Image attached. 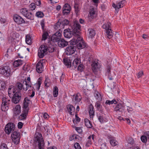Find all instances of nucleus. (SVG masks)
Returning <instances> with one entry per match:
<instances>
[{
  "instance_id": "3",
  "label": "nucleus",
  "mask_w": 149,
  "mask_h": 149,
  "mask_svg": "<svg viewBox=\"0 0 149 149\" xmlns=\"http://www.w3.org/2000/svg\"><path fill=\"white\" fill-rule=\"evenodd\" d=\"M0 74L6 77H10L12 75L10 68L8 66H4L0 68Z\"/></svg>"
},
{
  "instance_id": "41",
  "label": "nucleus",
  "mask_w": 149,
  "mask_h": 149,
  "mask_svg": "<svg viewBox=\"0 0 149 149\" xmlns=\"http://www.w3.org/2000/svg\"><path fill=\"white\" fill-rule=\"evenodd\" d=\"M85 66L82 64H80L77 67V70L80 71L81 72L84 71L85 68Z\"/></svg>"
},
{
  "instance_id": "10",
  "label": "nucleus",
  "mask_w": 149,
  "mask_h": 149,
  "mask_svg": "<svg viewBox=\"0 0 149 149\" xmlns=\"http://www.w3.org/2000/svg\"><path fill=\"white\" fill-rule=\"evenodd\" d=\"M47 46L45 45L40 46L38 50V56L40 58H42L45 56V53L47 51Z\"/></svg>"
},
{
  "instance_id": "5",
  "label": "nucleus",
  "mask_w": 149,
  "mask_h": 149,
  "mask_svg": "<svg viewBox=\"0 0 149 149\" xmlns=\"http://www.w3.org/2000/svg\"><path fill=\"white\" fill-rule=\"evenodd\" d=\"M111 24L110 23L108 22L107 24H104L102 26V27L105 29L107 37L109 38H112L113 35L112 31L111 28Z\"/></svg>"
},
{
  "instance_id": "24",
  "label": "nucleus",
  "mask_w": 149,
  "mask_h": 149,
  "mask_svg": "<svg viewBox=\"0 0 149 149\" xmlns=\"http://www.w3.org/2000/svg\"><path fill=\"white\" fill-rule=\"evenodd\" d=\"M63 62L67 66L68 68H70L72 66L71 61L70 59L65 58H63Z\"/></svg>"
},
{
  "instance_id": "58",
  "label": "nucleus",
  "mask_w": 149,
  "mask_h": 149,
  "mask_svg": "<svg viewBox=\"0 0 149 149\" xmlns=\"http://www.w3.org/2000/svg\"><path fill=\"white\" fill-rule=\"evenodd\" d=\"M54 35H56L57 37H58L59 38L61 39V33H60L59 32H56Z\"/></svg>"
},
{
  "instance_id": "29",
  "label": "nucleus",
  "mask_w": 149,
  "mask_h": 149,
  "mask_svg": "<svg viewBox=\"0 0 149 149\" xmlns=\"http://www.w3.org/2000/svg\"><path fill=\"white\" fill-rule=\"evenodd\" d=\"M25 41L26 43L30 45L31 44V39L30 36L29 35H27L26 36Z\"/></svg>"
},
{
  "instance_id": "16",
  "label": "nucleus",
  "mask_w": 149,
  "mask_h": 149,
  "mask_svg": "<svg viewBox=\"0 0 149 149\" xmlns=\"http://www.w3.org/2000/svg\"><path fill=\"white\" fill-rule=\"evenodd\" d=\"M21 107L19 105H17L14 109L13 110V116H16L21 113Z\"/></svg>"
},
{
  "instance_id": "7",
  "label": "nucleus",
  "mask_w": 149,
  "mask_h": 149,
  "mask_svg": "<svg viewBox=\"0 0 149 149\" xmlns=\"http://www.w3.org/2000/svg\"><path fill=\"white\" fill-rule=\"evenodd\" d=\"M12 133L11 136L13 142L15 144H17L20 141V133L16 131H14Z\"/></svg>"
},
{
  "instance_id": "64",
  "label": "nucleus",
  "mask_w": 149,
  "mask_h": 149,
  "mask_svg": "<svg viewBox=\"0 0 149 149\" xmlns=\"http://www.w3.org/2000/svg\"><path fill=\"white\" fill-rule=\"evenodd\" d=\"M144 134L146 136L147 138L149 139V132H146L144 133Z\"/></svg>"
},
{
  "instance_id": "32",
  "label": "nucleus",
  "mask_w": 149,
  "mask_h": 149,
  "mask_svg": "<svg viewBox=\"0 0 149 149\" xmlns=\"http://www.w3.org/2000/svg\"><path fill=\"white\" fill-rule=\"evenodd\" d=\"M58 89L56 86H55L54 87L53 91V95L54 97H56L57 96L58 93Z\"/></svg>"
},
{
  "instance_id": "4",
  "label": "nucleus",
  "mask_w": 149,
  "mask_h": 149,
  "mask_svg": "<svg viewBox=\"0 0 149 149\" xmlns=\"http://www.w3.org/2000/svg\"><path fill=\"white\" fill-rule=\"evenodd\" d=\"M2 102L1 106V109L2 111H7L9 109L10 101V99L6 97L2 99Z\"/></svg>"
},
{
  "instance_id": "43",
  "label": "nucleus",
  "mask_w": 149,
  "mask_h": 149,
  "mask_svg": "<svg viewBox=\"0 0 149 149\" xmlns=\"http://www.w3.org/2000/svg\"><path fill=\"white\" fill-rule=\"evenodd\" d=\"M141 141L144 143H146L147 141V137L145 135L141 136Z\"/></svg>"
},
{
  "instance_id": "46",
  "label": "nucleus",
  "mask_w": 149,
  "mask_h": 149,
  "mask_svg": "<svg viewBox=\"0 0 149 149\" xmlns=\"http://www.w3.org/2000/svg\"><path fill=\"white\" fill-rule=\"evenodd\" d=\"M48 36V33L47 32H45L42 35V40H45L47 38V36Z\"/></svg>"
},
{
  "instance_id": "31",
  "label": "nucleus",
  "mask_w": 149,
  "mask_h": 149,
  "mask_svg": "<svg viewBox=\"0 0 149 149\" xmlns=\"http://www.w3.org/2000/svg\"><path fill=\"white\" fill-rule=\"evenodd\" d=\"M98 119L99 122L101 123H103L104 122H106V118L102 115H100L98 116Z\"/></svg>"
},
{
  "instance_id": "21",
  "label": "nucleus",
  "mask_w": 149,
  "mask_h": 149,
  "mask_svg": "<svg viewBox=\"0 0 149 149\" xmlns=\"http://www.w3.org/2000/svg\"><path fill=\"white\" fill-rule=\"evenodd\" d=\"M58 44L60 47H64L68 45V42L63 39L61 38L58 42Z\"/></svg>"
},
{
  "instance_id": "6",
  "label": "nucleus",
  "mask_w": 149,
  "mask_h": 149,
  "mask_svg": "<svg viewBox=\"0 0 149 149\" xmlns=\"http://www.w3.org/2000/svg\"><path fill=\"white\" fill-rule=\"evenodd\" d=\"M20 13L27 18L31 20L34 19V15L31 13L29 12L26 8H22L20 10Z\"/></svg>"
},
{
  "instance_id": "50",
  "label": "nucleus",
  "mask_w": 149,
  "mask_h": 149,
  "mask_svg": "<svg viewBox=\"0 0 149 149\" xmlns=\"http://www.w3.org/2000/svg\"><path fill=\"white\" fill-rule=\"evenodd\" d=\"M68 9L69 10H70L71 7L69 4L67 3L65 4L62 9Z\"/></svg>"
},
{
  "instance_id": "2",
  "label": "nucleus",
  "mask_w": 149,
  "mask_h": 149,
  "mask_svg": "<svg viewBox=\"0 0 149 149\" xmlns=\"http://www.w3.org/2000/svg\"><path fill=\"white\" fill-rule=\"evenodd\" d=\"M33 140L34 143L33 145L35 147V148L37 147L38 149H44L45 143L41 134L36 132Z\"/></svg>"
},
{
  "instance_id": "63",
  "label": "nucleus",
  "mask_w": 149,
  "mask_h": 149,
  "mask_svg": "<svg viewBox=\"0 0 149 149\" xmlns=\"http://www.w3.org/2000/svg\"><path fill=\"white\" fill-rule=\"evenodd\" d=\"M127 111L128 112H130V111H132L133 110L132 108V107H127Z\"/></svg>"
},
{
  "instance_id": "11",
  "label": "nucleus",
  "mask_w": 149,
  "mask_h": 149,
  "mask_svg": "<svg viewBox=\"0 0 149 149\" xmlns=\"http://www.w3.org/2000/svg\"><path fill=\"white\" fill-rule=\"evenodd\" d=\"M68 46L65 49V52L67 55H71L73 54L76 50V47L73 45Z\"/></svg>"
},
{
  "instance_id": "44",
  "label": "nucleus",
  "mask_w": 149,
  "mask_h": 149,
  "mask_svg": "<svg viewBox=\"0 0 149 149\" xmlns=\"http://www.w3.org/2000/svg\"><path fill=\"white\" fill-rule=\"evenodd\" d=\"M36 16L38 17L42 18L44 16L43 13L41 11H38L36 13Z\"/></svg>"
},
{
  "instance_id": "13",
  "label": "nucleus",
  "mask_w": 149,
  "mask_h": 149,
  "mask_svg": "<svg viewBox=\"0 0 149 149\" xmlns=\"http://www.w3.org/2000/svg\"><path fill=\"white\" fill-rule=\"evenodd\" d=\"M125 105L120 103L118 104L115 107L114 110L117 112L122 113L124 110Z\"/></svg>"
},
{
  "instance_id": "1",
  "label": "nucleus",
  "mask_w": 149,
  "mask_h": 149,
  "mask_svg": "<svg viewBox=\"0 0 149 149\" xmlns=\"http://www.w3.org/2000/svg\"><path fill=\"white\" fill-rule=\"evenodd\" d=\"M81 25L77 21H75L74 24L70 29L68 28L64 31V35L65 37L70 38L74 36L73 38L71 40L72 45H76L79 49L84 48L86 47V44L80 36Z\"/></svg>"
},
{
  "instance_id": "25",
  "label": "nucleus",
  "mask_w": 149,
  "mask_h": 149,
  "mask_svg": "<svg viewBox=\"0 0 149 149\" xmlns=\"http://www.w3.org/2000/svg\"><path fill=\"white\" fill-rule=\"evenodd\" d=\"M92 67V69L93 72L95 74H96V70L98 68V64L97 63H95V61L93 62L91 65Z\"/></svg>"
},
{
  "instance_id": "47",
  "label": "nucleus",
  "mask_w": 149,
  "mask_h": 149,
  "mask_svg": "<svg viewBox=\"0 0 149 149\" xmlns=\"http://www.w3.org/2000/svg\"><path fill=\"white\" fill-rule=\"evenodd\" d=\"M126 3V1L125 0L122 1L118 3L119 8H121L123 7L125 3Z\"/></svg>"
},
{
  "instance_id": "48",
  "label": "nucleus",
  "mask_w": 149,
  "mask_h": 149,
  "mask_svg": "<svg viewBox=\"0 0 149 149\" xmlns=\"http://www.w3.org/2000/svg\"><path fill=\"white\" fill-rule=\"evenodd\" d=\"M63 13V15H66L70 13V10H69L68 9H62Z\"/></svg>"
},
{
  "instance_id": "8",
  "label": "nucleus",
  "mask_w": 149,
  "mask_h": 149,
  "mask_svg": "<svg viewBox=\"0 0 149 149\" xmlns=\"http://www.w3.org/2000/svg\"><path fill=\"white\" fill-rule=\"evenodd\" d=\"M15 125L12 123H8L6 125L5 127V130L7 134H9L12 133L15 130Z\"/></svg>"
},
{
  "instance_id": "49",
  "label": "nucleus",
  "mask_w": 149,
  "mask_h": 149,
  "mask_svg": "<svg viewBox=\"0 0 149 149\" xmlns=\"http://www.w3.org/2000/svg\"><path fill=\"white\" fill-rule=\"evenodd\" d=\"M54 47L52 46V47H47V51H48L49 53H52L54 52Z\"/></svg>"
},
{
  "instance_id": "51",
  "label": "nucleus",
  "mask_w": 149,
  "mask_h": 149,
  "mask_svg": "<svg viewBox=\"0 0 149 149\" xmlns=\"http://www.w3.org/2000/svg\"><path fill=\"white\" fill-rule=\"evenodd\" d=\"M74 8L75 9V12L77 13L79 11V8L78 6V4L77 3H75L74 5Z\"/></svg>"
},
{
  "instance_id": "23",
  "label": "nucleus",
  "mask_w": 149,
  "mask_h": 149,
  "mask_svg": "<svg viewBox=\"0 0 149 149\" xmlns=\"http://www.w3.org/2000/svg\"><path fill=\"white\" fill-rule=\"evenodd\" d=\"M89 113L90 118H93L94 115L95 111L94 110V107L92 104L90 105Z\"/></svg>"
},
{
  "instance_id": "42",
  "label": "nucleus",
  "mask_w": 149,
  "mask_h": 149,
  "mask_svg": "<svg viewBox=\"0 0 149 149\" xmlns=\"http://www.w3.org/2000/svg\"><path fill=\"white\" fill-rule=\"evenodd\" d=\"M69 21L68 20L65 19L63 20L60 23L61 25H62L64 26H67L69 24Z\"/></svg>"
},
{
  "instance_id": "19",
  "label": "nucleus",
  "mask_w": 149,
  "mask_h": 149,
  "mask_svg": "<svg viewBox=\"0 0 149 149\" xmlns=\"http://www.w3.org/2000/svg\"><path fill=\"white\" fill-rule=\"evenodd\" d=\"M12 88V86L11 87L10 86L8 90L9 96L11 98L12 97V95H13L14 94L17 92L16 90H17L16 88H14L13 89Z\"/></svg>"
},
{
  "instance_id": "26",
  "label": "nucleus",
  "mask_w": 149,
  "mask_h": 149,
  "mask_svg": "<svg viewBox=\"0 0 149 149\" xmlns=\"http://www.w3.org/2000/svg\"><path fill=\"white\" fill-rule=\"evenodd\" d=\"M84 123L85 125L88 128H91L93 127L91 122L88 119H84Z\"/></svg>"
},
{
  "instance_id": "39",
  "label": "nucleus",
  "mask_w": 149,
  "mask_h": 149,
  "mask_svg": "<svg viewBox=\"0 0 149 149\" xmlns=\"http://www.w3.org/2000/svg\"><path fill=\"white\" fill-rule=\"evenodd\" d=\"M75 116V118L73 120V122L75 125H76L78 123L80 122V119L78 116L77 114H76Z\"/></svg>"
},
{
  "instance_id": "9",
  "label": "nucleus",
  "mask_w": 149,
  "mask_h": 149,
  "mask_svg": "<svg viewBox=\"0 0 149 149\" xmlns=\"http://www.w3.org/2000/svg\"><path fill=\"white\" fill-rule=\"evenodd\" d=\"M21 95L19 91H17L12 96V101L15 104L19 103L21 99Z\"/></svg>"
},
{
  "instance_id": "12",
  "label": "nucleus",
  "mask_w": 149,
  "mask_h": 149,
  "mask_svg": "<svg viewBox=\"0 0 149 149\" xmlns=\"http://www.w3.org/2000/svg\"><path fill=\"white\" fill-rule=\"evenodd\" d=\"M13 19L15 22L18 24H23L24 22V19L17 14H15L13 16Z\"/></svg>"
},
{
  "instance_id": "35",
  "label": "nucleus",
  "mask_w": 149,
  "mask_h": 149,
  "mask_svg": "<svg viewBox=\"0 0 149 149\" xmlns=\"http://www.w3.org/2000/svg\"><path fill=\"white\" fill-rule=\"evenodd\" d=\"M94 96L98 101H101L102 100V97L101 95L98 92H95L94 93Z\"/></svg>"
},
{
  "instance_id": "38",
  "label": "nucleus",
  "mask_w": 149,
  "mask_h": 149,
  "mask_svg": "<svg viewBox=\"0 0 149 149\" xmlns=\"http://www.w3.org/2000/svg\"><path fill=\"white\" fill-rule=\"evenodd\" d=\"M51 82L50 80L48 77H46V79L44 81V84L46 86L49 87L50 84Z\"/></svg>"
},
{
  "instance_id": "30",
  "label": "nucleus",
  "mask_w": 149,
  "mask_h": 149,
  "mask_svg": "<svg viewBox=\"0 0 149 149\" xmlns=\"http://www.w3.org/2000/svg\"><path fill=\"white\" fill-rule=\"evenodd\" d=\"M23 86V85H22L21 83L19 82L16 84L15 87L14 88H16L17 89L16 91H19L20 93L21 92L20 90H22Z\"/></svg>"
},
{
  "instance_id": "55",
  "label": "nucleus",
  "mask_w": 149,
  "mask_h": 149,
  "mask_svg": "<svg viewBox=\"0 0 149 149\" xmlns=\"http://www.w3.org/2000/svg\"><path fill=\"white\" fill-rule=\"evenodd\" d=\"M74 147L76 149H81L79 144L78 143H76L74 144Z\"/></svg>"
},
{
  "instance_id": "60",
  "label": "nucleus",
  "mask_w": 149,
  "mask_h": 149,
  "mask_svg": "<svg viewBox=\"0 0 149 149\" xmlns=\"http://www.w3.org/2000/svg\"><path fill=\"white\" fill-rule=\"evenodd\" d=\"M23 125V123L21 122H19L18 124V128L19 129H21L22 128Z\"/></svg>"
},
{
  "instance_id": "33",
  "label": "nucleus",
  "mask_w": 149,
  "mask_h": 149,
  "mask_svg": "<svg viewBox=\"0 0 149 149\" xmlns=\"http://www.w3.org/2000/svg\"><path fill=\"white\" fill-rule=\"evenodd\" d=\"M51 40L54 42H56L59 41L61 39L57 37L56 35H53L51 38Z\"/></svg>"
},
{
  "instance_id": "18",
  "label": "nucleus",
  "mask_w": 149,
  "mask_h": 149,
  "mask_svg": "<svg viewBox=\"0 0 149 149\" xmlns=\"http://www.w3.org/2000/svg\"><path fill=\"white\" fill-rule=\"evenodd\" d=\"M80 63V59L79 58H76L74 60L72 64V68L74 69Z\"/></svg>"
},
{
  "instance_id": "22",
  "label": "nucleus",
  "mask_w": 149,
  "mask_h": 149,
  "mask_svg": "<svg viewBox=\"0 0 149 149\" xmlns=\"http://www.w3.org/2000/svg\"><path fill=\"white\" fill-rule=\"evenodd\" d=\"M95 106L97 108V109L101 113L103 112V108L101 104V102L100 101H97L95 104Z\"/></svg>"
},
{
  "instance_id": "59",
  "label": "nucleus",
  "mask_w": 149,
  "mask_h": 149,
  "mask_svg": "<svg viewBox=\"0 0 149 149\" xmlns=\"http://www.w3.org/2000/svg\"><path fill=\"white\" fill-rule=\"evenodd\" d=\"M100 148L101 149H107V146L105 143H103L101 145Z\"/></svg>"
},
{
  "instance_id": "20",
  "label": "nucleus",
  "mask_w": 149,
  "mask_h": 149,
  "mask_svg": "<svg viewBox=\"0 0 149 149\" xmlns=\"http://www.w3.org/2000/svg\"><path fill=\"white\" fill-rule=\"evenodd\" d=\"M67 109L68 111L71 115H74V113L75 108L74 107L70 104H68L67 105Z\"/></svg>"
},
{
  "instance_id": "56",
  "label": "nucleus",
  "mask_w": 149,
  "mask_h": 149,
  "mask_svg": "<svg viewBox=\"0 0 149 149\" xmlns=\"http://www.w3.org/2000/svg\"><path fill=\"white\" fill-rule=\"evenodd\" d=\"M0 149H8V148L6 144L3 143L1 146Z\"/></svg>"
},
{
  "instance_id": "15",
  "label": "nucleus",
  "mask_w": 149,
  "mask_h": 149,
  "mask_svg": "<svg viewBox=\"0 0 149 149\" xmlns=\"http://www.w3.org/2000/svg\"><path fill=\"white\" fill-rule=\"evenodd\" d=\"M28 110L23 109L22 113L19 116V120H25L26 119L29 112Z\"/></svg>"
},
{
  "instance_id": "61",
  "label": "nucleus",
  "mask_w": 149,
  "mask_h": 149,
  "mask_svg": "<svg viewBox=\"0 0 149 149\" xmlns=\"http://www.w3.org/2000/svg\"><path fill=\"white\" fill-rule=\"evenodd\" d=\"M143 75V72L142 71H140L139 72L138 74H137V77L138 78H139L141 77L142 75Z\"/></svg>"
},
{
  "instance_id": "36",
  "label": "nucleus",
  "mask_w": 149,
  "mask_h": 149,
  "mask_svg": "<svg viewBox=\"0 0 149 149\" xmlns=\"http://www.w3.org/2000/svg\"><path fill=\"white\" fill-rule=\"evenodd\" d=\"M73 99L74 98L76 103H77L79 102L81 100V96L78 95H74L73 96Z\"/></svg>"
},
{
  "instance_id": "14",
  "label": "nucleus",
  "mask_w": 149,
  "mask_h": 149,
  "mask_svg": "<svg viewBox=\"0 0 149 149\" xmlns=\"http://www.w3.org/2000/svg\"><path fill=\"white\" fill-rule=\"evenodd\" d=\"M36 70L38 73H41L43 71V67L42 63L41 61H39L36 66Z\"/></svg>"
},
{
  "instance_id": "62",
  "label": "nucleus",
  "mask_w": 149,
  "mask_h": 149,
  "mask_svg": "<svg viewBox=\"0 0 149 149\" xmlns=\"http://www.w3.org/2000/svg\"><path fill=\"white\" fill-rule=\"evenodd\" d=\"M112 6L114 8L116 9V10L117 9H118L119 8H119L118 3L117 4V5H116L114 3H113Z\"/></svg>"
},
{
  "instance_id": "57",
  "label": "nucleus",
  "mask_w": 149,
  "mask_h": 149,
  "mask_svg": "<svg viewBox=\"0 0 149 149\" xmlns=\"http://www.w3.org/2000/svg\"><path fill=\"white\" fill-rule=\"evenodd\" d=\"M75 129L80 134L82 132V129L80 127H75Z\"/></svg>"
},
{
  "instance_id": "45",
  "label": "nucleus",
  "mask_w": 149,
  "mask_h": 149,
  "mask_svg": "<svg viewBox=\"0 0 149 149\" xmlns=\"http://www.w3.org/2000/svg\"><path fill=\"white\" fill-rule=\"evenodd\" d=\"M29 8L31 10H35L36 8V4L35 3H32L29 6Z\"/></svg>"
},
{
  "instance_id": "52",
  "label": "nucleus",
  "mask_w": 149,
  "mask_h": 149,
  "mask_svg": "<svg viewBox=\"0 0 149 149\" xmlns=\"http://www.w3.org/2000/svg\"><path fill=\"white\" fill-rule=\"evenodd\" d=\"M110 142L111 144L113 146H116L117 144L116 141L112 139L110 140Z\"/></svg>"
},
{
  "instance_id": "53",
  "label": "nucleus",
  "mask_w": 149,
  "mask_h": 149,
  "mask_svg": "<svg viewBox=\"0 0 149 149\" xmlns=\"http://www.w3.org/2000/svg\"><path fill=\"white\" fill-rule=\"evenodd\" d=\"M95 12L93 9L91 10V11L89 13V15L92 18H93L95 15Z\"/></svg>"
},
{
  "instance_id": "28",
  "label": "nucleus",
  "mask_w": 149,
  "mask_h": 149,
  "mask_svg": "<svg viewBox=\"0 0 149 149\" xmlns=\"http://www.w3.org/2000/svg\"><path fill=\"white\" fill-rule=\"evenodd\" d=\"M89 33V37L91 38L93 37L95 34V30L91 28H89L88 29Z\"/></svg>"
},
{
  "instance_id": "17",
  "label": "nucleus",
  "mask_w": 149,
  "mask_h": 149,
  "mask_svg": "<svg viewBox=\"0 0 149 149\" xmlns=\"http://www.w3.org/2000/svg\"><path fill=\"white\" fill-rule=\"evenodd\" d=\"M31 102L30 100L28 97H25L24 99L23 102V109L29 110V108L28 107Z\"/></svg>"
},
{
  "instance_id": "40",
  "label": "nucleus",
  "mask_w": 149,
  "mask_h": 149,
  "mask_svg": "<svg viewBox=\"0 0 149 149\" xmlns=\"http://www.w3.org/2000/svg\"><path fill=\"white\" fill-rule=\"evenodd\" d=\"M14 33H11L10 34V36H9L8 38V40L9 42H12L14 41L15 40V38H14Z\"/></svg>"
},
{
  "instance_id": "27",
  "label": "nucleus",
  "mask_w": 149,
  "mask_h": 149,
  "mask_svg": "<svg viewBox=\"0 0 149 149\" xmlns=\"http://www.w3.org/2000/svg\"><path fill=\"white\" fill-rule=\"evenodd\" d=\"M23 61L21 60H18L15 61L13 63V66L15 68L22 65Z\"/></svg>"
},
{
  "instance_id": "34",
  "label": "nucleus",
  "mask_w": 149,
  "mask_h": 149,
  "mask_svg": "<svg viewBox=\"0 0 149 149\" xmlns=\"http://www.w3.org/2000/svg\"><path fill=\"white\" fill-rule=\"evenodd\" d=\"M29 82H27L26 81H24L23 82V84L24 83V85H25L26 86V88H25V86L23 85V89L25 91H27L28 89L29 88V87H31V86L29 85V84H30L29 83L28 84V83Z\"/></svg>"
},
{
  "instance_id": "54",
  "label": "nucleus",
  "mask_w": 149,
  "mask_h": 149,
  "mask_svg": "<svg viewBox=\"0 0 149 149\" xmlns=\"http://www.w3.org/2000/svg\"><path fill=\"white\" fill-rule=\"evenodd\" d=\"M41 84V79L40 78H39L38 80V90H39L40 85Z\"/></svg>"
},
{
  "instance_id": "37",
  "label": "nucleus",
  "mask_w": 149,
  "mask_h": 149,
  "mask_svg": "<svg viewBox=\"0 0 149 149\" xmlns=\"http://www.w3.org/2000/svg\"><path fill=\"white\" fill-rule=\"evenodd\" d=\"M118 103V102L114 99H113L112 100H107L106 102V104H112L113 103L114 104H116Z\"/></svg>"
}]
</instances>
